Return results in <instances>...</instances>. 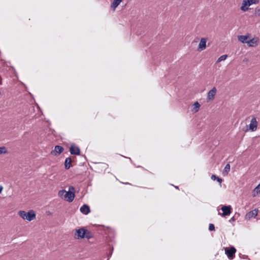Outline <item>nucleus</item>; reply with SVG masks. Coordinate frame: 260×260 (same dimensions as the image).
I'll return each instance as SVG.
<instances>
[{"instance_id": "nucleus-1", "label": "nucleus", "mask_w": 260, "mask_h": 260, "mask_svg": "<svg viewBox=\"0 0 260 260\" xmlns=\"http://www.w3.org/2000/svg\"><path fill=\"white\" fill-rule=\"evenodd\" d=\"M19 215L23 219H26L29 221L34 220L36 216L35 212L33 210H29L27 212L24 211H20Z\"/></svg>"}, {"instance_id": "nucleus-2", "label": "nucleus", "mask_w": 260, "mask_h": 260, "mask_svg": "<svg viewBox=\"0 0 260 260\" xmlns=\"http://www.w3.org/2000/svg\"><path fill=\"white\" fill-rule=\"evenodd\" d=\"M259 0H243L240 9L243 12H246L249 10V7L253 4H257Z\"/></svg>"}, {"instance_id": "nucleus-3", "label": "nucleus", "mask_w": 260, "mask_h": 260, "mask_svg": "<svg viewBox=\"0 0 260 260\" xmlns=\"http://www.w3.org/2000/svg\"><path fill=\"white\" fill-rule=\"evenodd\" d=\"M75 188L73 186L69 187V190L66 191L64 199L69 202H72L75 198Z\"/></svg>"}, {"instance_id": "nucleus-4", "label": "nucleus", "mask_w": 260, "mask_h": 260, "mask_svg": "<svg viewBox=\"0 0 260 260\" xmlns=\"http://www.w3.org/2000/svg\"><path fill=\"white\" fill-rule=\"evenodd\" d=\"M225 253L227 257L230 259H233L235 257V254L236 252V249L234 246H231L230 248H224Z\"/></svg>"}, {"instance_id": "nucleus-5", "label": "nucleus", "mask_w": 260, "mask_h": 260, "mask_svg": "<svg viewBox=\"0 0 260 260\" xmlns=\"http://www.w3.org/2000/svg\"><path fill=\"white\" fill-rule=\"evenodd\" d=\"M257 126V122L255 117L251 118L249 124V129L252 132L255 131Z\"/></svg>"}, {"instance_id": "nucleus-6", "label": "nucleus", "mask_w": 260, "mask_h": 260, "mask_svg": "<svg viewBox=\"0 0 260 260\" xmlns=\"http://www.w3.org/2000/svg\"><path fill=\"white\" fill-rule=\"evenodd\" d=\"M85 231L84 228H82L76 230V233L75 234V238L77 239H83L84 237Z\"/></svg>"}, {"instance_id": "nucleus-7", "label": "nucleus", "mask_w": 260, "mask_h": 260, "mask_svg": "<svg viewBox=\"0 0 260 260\" xmlns=\"http://www.w3.org/2000/svg\"><path fill=\"white\" fill-rule=\"evenodd\" d=\"M222 211V216H225L230 215L232 212V208L231 206H223L221 208Z\"/></svg>"}, {"instance_id": "nucleus-8", "label": "nucleus", "mask_w": 260, "mask_h": 260, "mask_svg": "<svg viewBox=\"0 0 260 260\" xmlns=\"http://www.w3.org/2000/svg\"><path fill=\"white\" fill-rule=\"evenodd\" d=\"M258 212V209H255L248 212L245 215V219L249 220L252 218L255 217L257 215Z\"/></svg>"}, {"instance_id": "nucleus-9", "label": "nucleus", "mask_w": 260, "mask_h": 260, "mask_svg": "<svg viewBox=\"0 0 260 260\" xmlns=\"http://www.w3.org/2000/svg\"><path fill=\"white\" fill-rule=\"evenodd\" d=\"M207 38H202L201 39L200 42L199 44L198 49L199 51H203L206 48Z\"/></svg>"}, {"instance_id": "nucleus-10", "label": "nucleus", "mask_w": 260, "mask_h": 260, "mask_svg": "<svg viewBox=\"0 0 260 260\" xmlns=\"http://www.w3.org/2000/svg\"><path fill=\"white\" fill-rule=\"evenodd\" d=\"M217 91V89L216 87H214L212 89H211L207 94V101H211L214 99L215 95L216 94Z\"/></svg>"}, {"instance_id": "nucleus-11", "label": "nucleus", "mask_w": 260, "mask_h": 260, "mask_svg": "<svg viewBox=\"0 0 260 260\" xmlns=\"http://www.w3.org/2000/svg\"><path fill=\"white\" fill-rule=\"evenodd\" d=\"M258 40H259L258 38H253L251 39L248 40V41L247 42V44L249 47H253L258 44Z\"/></svg>"}, {"instance_id": "nucleus-12", "label": "nucleus", "mask_w": 260, "mask_h": 260, "mask_svg": "<svg viewBox=\"0 0 260 260\" xmlns=\"http://www.w3.org/2000/svg\"><path fill=\"white\" fill-rule=\"evenodd\" d=\"M80 210L82 213L85 215H87L90 212V208L88 205L84 204L82 206H81Z\"/></svg>"}, {"instance_id": "nucleus-13", "label": "nucleus", "mask_w": 260, "mask_h": 260, "mask_svg": "<svg viewBox=\"0 0 260 260\" xmlns=\"http://www.w3.org/2000/svg\"><path fill=\"white\" fill-rule=\"evenodd\" d=\"M249 38V35L247 34V35H240L238 36V40L240 42H241L243 43H246L248 41V38Z\"/></svg>"}, {"instance_id": "nucleus-14", "label": "nucleus", "mask_w": 260, "mask_h": 260, "mask_svg": "<svg viewBox=\"0 0 260 260\" xmlns=\"http://www.w3.org/2000/svg\"><path fill=\"white\" fill-rule=\"evenodd\" d=\"M72 160L70 157H67L66 158L64 162V168L66 169H69L71 166Z\"/></svg>"}, {"instance_id": "nucleus-15", "label": "nucleus", "mask_w": 260, "mask_h": 260, "mask_svg": "<svg viewBox=\"0 0 260 260\" xmlns=\"http://www.w3.org/2000/svg\"><path fill=\"white\" fill-rule=\"evenodd\" d=\"M70 152L72 154H79L80 149L79 147H70Z\"/></svg>"}, {"instance_id": "nucleus-16", "label": "nucleus", "mask_w": 260, "mask_h": 260, "mask_svg": "<svg viewBox=\"0 0 260 260\" xmlns=\"http://www.w3.org/2000/svg\"><path fill=\"white\" fill-rule=\"evenodd\" d=\"M122 0H114L111 5V8L113 10H115L116 8L120 4Z\"/></svg>"}, {"instance_id": "nucleus-17", "label": "nucleus", "mask_w": 260, "mask_h": 260, "mask_svg": "<svg viewBox=\"0 0 260 260\" xmlns=\"http://www.w3.org/2000/svg\"><path fill=\"white\" fill-rule=\"evenodd\" d=\"M85 234H84V238L90 239L92 237V233L88 230L84 229Z\"/></svg>"}, {"instance_id": "nucleus-18", "label": "nucleus", "mask_w": 260, "mask_h": 260, "mask_svg": "<svg viewBox=\"0 0 260 260\" xmlns=\"http://www.w3.org/2000/svg\"><path fill=\"white\" fill-rule=\"evenodd\" d=\"M230 165L229 164H227L224 168L222 174L224 175H226L229 173V172H230Z\"/></svg>"}, {"instance_id": "nucleus-19", "label": "nucleus", "mask_w": 260, "mask_h": 260, "mask_svg": "<svg viewBox=\"0 0 260 260\" xmlns=\"http://www.w3.org/2000/svg\"><path fill=\"white\" fill-rule=\"evenodd\" d=\"M257 185L256 187L253 189L252 191V196L253 197H255L256 195H257L258 193H260V188Z\"/></svg>"}, {"instance_id": "nucleus-20", "label": "nucleus", "mask_w": 260, "mask_h": 260, "mask_svg": "<svg viewBox=\"0 0 260 260\" xmlns=\"http://www.w3.org/2000/svg\"><path fill=\"white\" fill-rule=\"evenodd\" d=\"M211 178L212 180H216L219 183H221L222 182V179L221 178H219L218 177H217L216 175H212L211 177Z\"/></svg>"}, {"instance_id": "nucleus-21", "label": "nucleus", "mask_w": 260, "mask_h": 260, "mask_svg": "<svg viewBox=\"0 0 260 260\" xmlns=\"http://www.w3.org/2000/svg\"><path fill=\"white\" fill-rule=\"evenodd\" d=\"M254 16L256 17H260V8L256 7L254 9V12L253 13Z\"/></svg>"}, {"instance_id": "nucleus-22", "label": "nucleus", "mask_w": 260, "mask_h": 260, "mask_svg": "<svg viewBox=\"0 0 260 260\" xmlns=\"http://www.w3.org/2000/svg\"><path fill=\"white\" fill-rule=\"evenodd\" d=\"M193 106H194L193 109H194L195 112H198L199 111V108L200 107V105L199 103V102H195L194 104H193Z\"/></svg>"}, {"instance_id": "nucleus-23", "label": "nucleus", "mask_w": 260, "mask_h": 260, "mask_svg": "<svg viewBox=\"0 0 260 260\" xmlns=\"http://www.w3.org/2000/svg\"><path fill=\"white\" fill-rule=\"evenodd\" d=\"M227 57H228L227 55H222L220 56L218 58V59L217 60V62H220L221 61L225 60L226 58H227Z\"/></svg>"}, {"instance_id": "nucleus-24", "label": "nucleus", "mask_w": 260, "mask_h": 260, "mask_svg": "<svg viewBox=\"0 0 260 260\" xmlns=\"http://www.w3.org/2000/svg\"><path fill=\"white\" fill-rule=\"evenodd\" d=\"M54 148H55V150L57 154H59V153H61L64 150V149H63L64 147H54Z\"/></svg>"}, {"instance_id": "nucleus-25", "label": "nucleus", "mask_w": 260, "mask_h": 260, "mask_svg": "<svg viewBox=\"0 0 260 260\" xmlns=\"http://www.w3.org/2000/svg\"><path fill=\"white\" fill-rule=\"evenodd\" d=\"M65 193H66L65 190H59L58 191V196L60 197H63V198L64 199Z\"/></svg>"}, {"instance_id": "nucleus-26", "label": "nucleus", "mask_w": 260, "mask_h": 260, "mask_svg": "<svg viewBox=\"0 0 260 260\" xmlns=\"http://www.w3.org/2000/svg\"><path fill=\"white\" fill-rule=\"evenodd\" d=\"M7 151L6 147H0V154L6 153Z\"/></svg>"}, {"instance_id": "nucleus-27", "label": "nucleus", "mask_w": 260, "mask_h": 260, "mask_svg": "<svg viewBox=\"0 0 260 260\" xmlns=\"http://www.w3.org/2000/svg\"><path fill=\"white\" fill-rule=\"evenodd\" d=\"M209 230L210 231H215V226L212 223H210L209 225Z\"/></svg>"}, {"instance_id": "nucleus-28", "label": "nucleus", "mask_w": 260, "mask_h": 260, "mask_svg": "<svg viewBox=\"0 0 260 260\" xmlns=\"http://www.w3.org/2000/svg\"><path fill=\"white\" fill-rule=\"evenodd\" d=\"M113 250V248H112V249H111V251H110V252L108 254V258H110V256H111V255L112 254Z\"/></svg>"}, {"instance_id": "nucleus-29", "label": "nucleus", "mask_w": 260, "mask_h": 260, "mask_svg": "<svg viewBox=\"0 0 260 260\" xmlns=\"http://www.w3.org/2000/svg\"><path fill=\"white\" fill-rule=\"evenodd\" d=\"M235 221V217L233 216L232 217L230 220H229V222H232V221Z\"/></svg>"}, {"instance_id": "nucleus-30", "label": "nucleus", "mask_w": 260, "mask_h": 260, "mask_svg": "<svg viewBox=\"0 0 260 260\" xmlns=\"http://www.w3.org/2000/svg\"><path fill=\"white\" fill-rule=\"evenodd\" d=\"M3 187L0 186V193L2 192Z\"/></svg>"}, {"instance_id": "nucleus-31", "label": "nucleus", "mask_w": 260, "mask_h": 260, "mask_svg": "<svg viewBox=\"0 0 260 260\" xmlns=\"http://www.w3.org/2000/svg\"><path fill=\"white\" fill-rule=\"evenodd\" d=\"M174 187H175V188H176V189H179V187H178V186H175Z\"/></svg>"}, {"instance_id": "nucleus-32", "label": "nucleus", "mask_w": 260, "mask_h": 260, "mask_svg": "<svg viewBox=\"0 0 260 260\" xmlns=\"http://www.w3.org/2000/svg\"><path fill=\"white\" fill-rule=\"evenodd\" d=\"M70 146L73 147V146H75L74 145V144H72Z\"/></svg>"}, {"instance_id": "nucleus-33", "label": "nucleus", "mask_w": 260, "mask_h": 260, "mask_svg": "<svg viewBox=\"0 0 260 260\" xmlns=\"http://www.w3.org/2000/svg\"><path fill=\"white\" fill-rule=\"evenodd\" d=\"M54 146L58 147V146H59V145H55Z\"/></svg>"}, {"instance_id": "nucleus-34", "label": "nucleus", "mask_w": 260, "mask_h": 260, "mask_svg": "<svg viewBox=\"0 0 260 260\" xmlns=\"http://www.w3.org/2000/svg\"><path fill=\"white\" fill-rule=\"evenodd\" d=\"M257 185L259 187V188H260V183Z\"/></svg>"}]
</instances>
